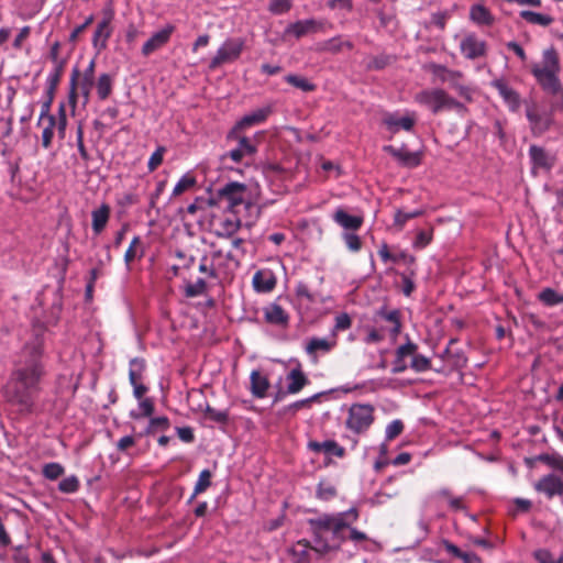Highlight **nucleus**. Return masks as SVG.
Wrapping results in <instances>:
<instances>
[{
    "mask_svg": "<svg viewBox=\"0 0 563 563\" xmlns=\"http://www.w3.org/2000/svg\"><path fill=\"white\" fill-rule=\"evenodd\" d=\"M42 358L43 338L41 333L36 332L19 353L2 388L5 401L21 413H31L34 410L35 395L40 390V382L45 375Z\"/></svg>",
    "mask_w": 563,
    "mask_h": 563,
    "instance_id": "obj_1",
    "label": "nucleus"
},
{
    "mask_svg": "<svg viewBox=\"0 0 563 563\" xmlns=\"http://www.w3.org/2000/svg\"><path fill=\"white\" fill-rule=\"evenodd\" d=\"M358 519V510L351 508L335 514H322L308 520L313 534V545L307 540H300L292 545L290 552L296 563H309L310 551L322 556L331 551L339 550L345 541L344 530Z\"/></svg>",
    "mask_w": 563,
    "mask_h": 563,
    "instance_id": "obj_2",
    "label": "nucleus"
},
{
    "mask_svg": "<svg viewBox=\"0 0 563 563\" xmlns=\"http://www.w3.org/2000/svg\"><path fill=\"white\" fill-rule=\"evenodd\" d=\"M559 71V55L553 47L545 49L542 55V62L533 65L531 68V73L539 85L550 95L559 93L562 88L558 76Z\"/></svg>",
    "mask_w": 563,
    "mask_h": 563,
    "instance_id": "obj_3",
    "label": "nucleus"
},
{
    "mask_svg": "<svg viewBox=\"0 0 563 563\" xmlns=\"http://www.w3.org/2000/svg\"><path fill=\"white\" fill-rule=\"evenodd\" d=\"M415 100L419 104L430 109L435 114L443 111L462 112L465 110L463 103L452 98L443 89L422 90L415 96Z\"/></svg>",
    "mask_w": 563,
    "mask_h": 563,
    "instance_id": "obj_4",
    "label": "nucleus"
},
{
    "mask_svg": "<svg viewBox=\"0 0 563 563\" xmlns=\"http://www.w3.org/2000/svg\"><path fill=\"white\" fill-rule=\"evenodd\" d=\"M374 422V407L369 404H354L350 407L345 426L356 434L365 432Z\"/></svg>",
    "mask_w": 563,
    "mask_h": 563,
    "instance_id": "obj_5",
    "label": "nucleus"
},
{
    "mask_svg": "<svg viewBox=\"0 0 563 563\" xmlns=\"http://www.w3.org/2000/svg\"><path fill=\"white\" fill-rule=\"evenodd\" d=\"M244 40L242 38H228L218 48L214 57L210 60L209 69L216 70L224 64H230L238 60L244 49Z\"/></svg>",
    "mask_w": 563,
    "mask_h": 563,
    "instance_id": "obj_6",
    "label": "nucleus"
},
{
    "mask_svg": "<svg viewBox=\"0 0 563 563\" xmlns=\"http://www.w3.org/2000/svg\"><path fill=\"white\" fill-rule=\"evenodd\" d=\"M269 113L271 110L268 108H262L244 115L239 122H236L228 139L231 141H249L247 136L244 134V131L264 122Z\"/></svg>",
    "mask_w": 563,
    "mask_h": 563,
    "instance_id": "obj_7",
    "label": "nucleus"
},
{
    "mask_svg": "<svg viewBox=\"0 0 563 563\" xmlns=\"http://www.w3.org/2000/svg\"><path fill=\"white\" fill-rule=\"evenodd\" d=\"M384 151L390 154L398 163L406 167L418 166L421 163L423 155L422 148L409 150L405 143L385 145Z\"/></svg>",
    "mask_w": 563,
    "mask_h": 563,
    "instance_id": "obj_8",
    "label": "nucleus"
},
{
    "mask_svg": "<svg viewBox=\"0 0 563 563\" xmlns=\"http://www.w3.org/2000/svg\"><path fill=\"white\" fill-rule=\"evenodd\" d=\"M247 188L244 184L229 183L219 189V198L228 202V208L235 212L236 208L245 203Z\"/></svg>",
    "mask_w": 563,
    "mask_h": 563,
    "instance_id": "obj_9",
    "label": "nucleus"
},
{
    "mask_svg": "<svg viewBox=\"0 0 563 563\" xmlns=\"http://www.w3.org/2000/svg\"><path fill=\"white\" fill-rule=\"evenodd\" d=\"M417 122L413 113L400 114L398 112L387 113L383 118V124L390 133L410 131Z\"/></svg>",
    "mask_w": 563,
    "mask_h": 563,
    "instance_id": "obj_10",
    "label": "nucleus"
},
{
    "mask_svg": "<svg viewBox=\"0 0 563 563\" xmlns=\"http://www.w3.org/2000/svg\"><path fill=\"white\" fill-rule=\"evenodd\" d=\"M66 125H67V118H66V109L65 104L60 103L58 107V114L57 117H48V125L43 130V141H52L54 137L53 130H57V137L63 140L66 137Z\"/></svg>",
    "mask_w": 563,
    "mask_h": 563,
    "instance_id": "obj_11",
    "label": "nucleus"
},
{
    "mask_svg": "<svg viewBox=\"0 0 563 563\" xmlns=\"http://www.w3.org/2000/svg\"><path fill=\"white\" fill-rule=\"evenodd\" d=\"M175 31L173 24H167L164 29L154 33L143 45L142 54L147 57L156 51L163 48L170 40L172 34Z\"/></svg>",
    "mask_w": 563,
    "mask_h": 563,
    "instance_id": "obj_12",
    "label": "nucleus"
},
{
    "mask_svg": "<svg viewBox=\"0 0 563 563\" xmlns=\"http://www.w3.org/2000/svg\"><path fill=\"white\" fill-rule=\"evenodd\" d=\"M533 487L549 499L554 496H563V481L554 474L544 475L533 484Z\"/></svg>",
    "mask_w": 563,
    "mask_h": 563,
    "instance_id": "obj_13",
    "label": "nucleus"
},
{
    "mask_svg": "<svg viewBox=\"0 0 563 563\" xmlns=\"http://www.w3.org/2000/svg\"><path fill=\"white\" fill-rule=\"evenodd\" d=\"M460 49L465 58L476 59L486 55V43L471 33L463 37Z\"/></svg>",
    "mask_w": 563,
    "mask_h": 563,
    "instance_id": "obj_14",
    "label": "nucleus"
},
{
    "mask_svg": "<svg viewBox=\"0 0 563 563\" xmlns=\"http://www.w3.org/2000/svg\"><path fill=\"white\" fill-rule=\"evenodd\" d=\"M113 18L112 10L104 12L103 19L98 23L93 37L92 45L98 51L101 52L107 48V42L112 34L111 21Z\"/></svg>",
    "mask_w": 563,
    "mask_h": 563,
    "instance_id": "obj_15",
    "label": "nucleus"
},
{
    "mask_svg": "<svg viewBox=\"0 0 563 563\" xmlns=\"http://www.w3.org/2000/svg\"><path fill=\"white\" fill-rule=\"evenodd\" d=\"M322 27L323 22L321 21L314 19L299 20L294 23H289L285 29L284 34L285 36L292 35L294 37L299 40L309 33H316L318 31H321Z\"/></svg>",
    "mask_w": 563,
    "mask_h": 563,
    "instance_id": "obj_16",
    "label": "nucleus"
},
{
    "mask_svg": "<svg viewBox=\"0 0 563 563\" xmlns=\"http://www.w3.org/2000/svg\"><path fill=\"white\" fill-rule=\"evenodd\" d=\"M429 70L441 82H448L452 88L459 90L460 93H462L464 87L460 82L461 78L463 77L461 71L449 69L448 67L439 64H430Z\"/></svg>",
    "mask_w": 563,
    "mask_h": 563,
    "instance_id": "obj_17",
    "label": "nucleus"
},
{
    "mask_svg": "<svg viewBox=\"0 0 563 563\" xmlns=\"http://www.w3.org/2000/svg\"><path fill=\"white\" fill-rule=\"evenodd\" d=\"M526 114L530 122L533 136H540V134L544 132L550 124L549 117L541 113L536 104H528Z\"/></svg>",
    "mask_w": 563,
    "mask_h": 563,
    "instance_id": "obj_18",
    "label": "nucleus"
},
{
    "mask_svg": "<svg viewBox=\"0 0 563 563\" xmlns=\"http://www.w3.org/2000/svg\"><path fill=\"white\" fill-rule=\"evenodd\" d=\"M212 252L221 253V263L222 266L219 268L220 275H228L235 271L240 266L241 260L239 258V254H233L231 250H227L223 245L217 246V244H212Z\"/></svg>",
    "mask_w": 563,
    "mask_h": 563,
    "instance_id": "obj_19",
    "label": "nucleus"
},
{
    "mask_svg": "<svg viewBox=\"0 0 563 563\" xmlns=\"http://www.w3.org/2000/svg\"><path fill=\"white\" fill-rule=\"evenodd\" d=\"M256 152L253 143H239L238 147L225 153L222 158H231L234 163L249 164Z\"/></svg>",
    "mask_w": 563,
    "mask_h": 563,
    "instance_id": "obj_20",
    "label": "nucleus"
},
{
    "mask_svg": "<svg viewBox=\"0 0 563 563\" xmlns=\"http://www.w3.org/2000/svg\"><path fill=\"white\" fill-rule=\"evenodd\" d=\"M264 318L266 322L279 327H286L289 321L288 313L277 303L264 308Z\"/></svg>",
    "mask_w": 563,
    "mask_h": 563,
    "instance_id": "obj_21",
    "label": "nucleus"
},
{
    "mask_svg": "<svg viewBox=\"0 0 563 563\" xmlns=\"http://www.w3.org/2000/svg\"><path fill=\"white\" fill-rule=\"evenodd\" d=\"M333 220L345 230L356 231L363 224V218L349 214L344 209L339 208L333 213Z\"/></svg>",
    "mask_w": 563,
    "mask_h": 563,
    "instance_id": "obj_22",
    "label": "nucleus"
},
{
    "mask_svg": "<svg viewBox=\"0 0 563 563\" xmlns=\"http://www.w3.org/2000/svg\"><path fill=\"white\" fill-rule=\"evenodd\" d=\"M493 87L499 92V95L512 110L519 107V95L512 88H510L506 81L503 79L494 80Z\"/></svg>",
    "mask_w": 563,
    "mask_h": 563,
    "instance_id": "obj_23",
    "label": "nucleus"
},
{
    "mask_svg": "<svg viewBox=\"0 0 563 563\" xmlns=\"http://www.w3.org/2000/svg\"><path fill=\"white\" fill-rule=\"evenodd\" d=\"M76 78V91L82 98V106L85 107L89 102L90 91L93 86V79L85 78L80 76L78 68H74L70 78Z\"/></svg>",
    "mask_w": 563,
    "mask_h": 563,
    "instance_id": "obj_24",
    "label": "nucleus"
},
{
    "mask_svg": "<svg viewBox=\"0 0 563 563\" xmlns=\"http://www.w3.org/2000/svg\"><path fill=\"white\" fill-rule=\"evenodd\" d=\"M275 285L276 280L271 272L258 271L253 276V287L256 291H272Z\"/></svg>",
    "mask_w": 563,
    "mask_h": 563,
    "instance_id": "obj_25",
    "label": "nucleus"
},
{
    "mask_svg": "<svg viewBox=\"0 0 563 563\" xmlns=\"http://www.w3.org/2000/svg\"><path fill=\"white\" fill-rule=\"evenodd\" d=\"M470 19L477 25L490 26L495 22L490 11L482 4H474L471 7Z\"/></svg>",
    "mask_w": 563,
    "mask_h": 563,
    "instance_id": "obj_26",
    "label": "nucleus"
},
{
    "mask_svg": "<svg viewBox=\"0 0 563 563\" xmlns=\"http://www.w3.org/2000/svg\"><path fill=\"white\" fill-rule=\"evenodd\" d=\"M251 393L256 398H264L269 387V382L260 371L251 373Z\"/></svg>",
    "mask_w": 563,
    "mask_h": 563,
    "instance_id": "obj_27",
    "label": "nucleus"
},
{
    "mask_svg": "<svg viewBox=\"0 0 563 563\" xmlns=\"http://www.w3.org/2000/svg\"><path fill=\"white\" fill-rule=\"evenodd\" d=\"M221 257L220 252H211L210 263L207 257H203L199 265L200 273L207 274L211 278H218L220 276L219 268L222 266Z\"/></svg>",
    "mask_w": 563,
    "mask_h": 563,
    "instance_id": "obj_28",
    "label": "nucleus"
},
{
    "mask_svg": "<svg viewBox=\"0 0 563 563\" xmlns=\"http://www.w3.org/2000/svg\"><path fill=\"white\" fill-rule=\"evenodd\" d=\"M110 217V207L106 203L92 210V230L96 234H100L106 228Z\"/></svg>",
    "mask_w": 563,
    "mask_h": 563,
    "instance_id": "obj_29",
    "label": "nucleus"
},
{
    "mask_svg": "<svg viewBox=\"0 0 563 563\" xmlns=\"http://www.w3.org/2000/svg\"><path fill=\"white\" fill-rule=\"evenodd\" d=\"M114 77L110 74H101L96 81V92L101 101L107 100L113 90Z\"/></svg>",
    "mask_w": 563,
    "mask_h": 563,
    "instance_id": "obj_30",
    "label": "nucleus"
},
{
    "mask_svg": "<svg viewBox=\"0 0 563 563\" xmlns=\"http://www.w3.org/2000/svg\"><path fill=\"white\" fill-rule=\"evenodd\" d=\"M287 379L289 380L287 386L288 394L299 393L309 382L300 368L291 369L287 375Z\"/></svg>",
    "mask_w": 563,
    "mask_h": 563,
    "instance_id": "obj_31",
    "label": "nucleus"
},
{
    "mask_svg": "<svg viewBox=\"0 0 563 563\" xmlns=\"http://www.w3.org/2000/svg\"><path fill=\"white\" fill-rule=\"evenodd\" d=\"M309 448L314 452H324L336 456H342L344 453L343 448H341L335 441L331 440L324 442H310Z\"/></svg>",
    "mask_w": 563,
    "mask_h": 563,
    "instance_id": "obj_32",
    "label": "nucleus"
},
{
    "mask_svg": "<svg viewBox=\"0 0 563 563\" xmlns=\"http://www.w3.org/2000/svg\"><path fill=\"white\" fill-rule=\"evenodd\" d=\"M520 18L531 24H537L541 26H549L553 23L554 19L551 15L542 14L529 10H522L520 12Z\"/></svg>",
    "mask_w": 563,
    "mask_h": 563,
    "instance_id": "obj_33",
    "label": "nucleus"
},
{
    "mask_svg": "<svg viewBox=\"0 0 563 563\" xmlns=\"http://www.w3.org/2000/svg\"><path fill=\"white\" fill-rule=\"evenodd\" d=\"M530 156L532 162L538 167H551L553 163V158L543 150V147L538 145H532L530 147Z\"/></svg>",
    "mask_w": 563,
    "mask_h": 563,
    "instance_id": "obj_34",
    "label": "nucleus"
},
{
    "mask_svg": "<svg viewBox=\"0 0 563 563\" xmlns=\"http://www.w3.org/2000/svg\"><path fill=\"white\" fill-rule=\"evenodd\" d=\"M285 81L302 91L311 92L316 90V85L310 82L307 78L294 74L285 76Z\"/></svg>",
    "mask_w": 563,
    "mask_h": 563,
    "instance_id": "obj_35",
    "label": "nucleus"
},
{
    "mask_svg": "<svg viewBox=\"0 0 563 563\" xmlns=\"http://www.w3.org/2000/svg\"><path fill=\"white\" fill-rule=\"evenodd\" d=\"M378 316L382 317L384 320L391 323V328L389 329L393 336H396L400 333L401 330V323L399 320V311L398 310H380L378 312Z\"/></svg>",
    "mask_w": 563,
    "mask_h": 563,
    "instance_id": "obj_36",
    "label": "nucleus"
},
{
    "mask_svg": "<svg viewBox=\"0 0 563 563\" xmlns=\"http://www.w3.org/2000/svg\"><path fill=\"white\" fill-rule=\"evenodd\" d=\"M196 184H197V180H196L195 176H192L189 173L185 174L179 179V181L175 185V187L173 189V196L178 197V196L183 195L184 192L191 190L196 186Z\"/></svg>",
    "mask_w": 563,
    "mask_h": 563,
    "instance_id": "obj_37",
    "label": "nucleus"
},
{
    "mask_svg": "<svg viewBox=\"0 0 563 563\" xmlns=\"http://www.w3.org/2000/svg\"><path fill=\"white\" fill-rule=\"evenodd\" d=\"M143 255L142 250V241L140 236H134L133 240L130 243L129 249L126 250L124 254V261L129 265L131 262H133L135 258H139Z\"/></svg>",
    "mask_w": 563,
    "mask_h": 563,
    "instance_id": "obj_38",
    "label": "nucleus"
},
{
    "mask_svg": "<svg viewBox=\"0 0 563 563\" xmlns=\"http://www.w3.org/2000/svg\"><path fill=\"white\" fill-rule=\"evenodd\" d=\"M539 299L547 306H556L563 303V294L545 288L539 294Z\"/></svg>",
    "mask_w": 563,
    "mask_h": 563,
    "instance_id": "obj_39",
    "label": "nucleus"
},
{
    "mask_svg": "<svg viewBox=\"0 0 563 563\" xmlns=\"http://www.w3.org/2000/svg\"><path fill=\"white\" fill-rule=\"evenodd\" d=\"M334 345V342H330L327 339L312 338L307 344V352L312 354L318 351L329 352Z\"/></svg>",
    "mask_w": 563,
    "mask_h": 563,
    "instance_id": "obj_40",
    "label": "nucleus"
},
{
    "mask_svg": "<svg viewBox=\"0 0 563 563\" xmlns=\"http://www.w3.org/2000/svg\"><path fill=\"white\" fill-rule=\"evenodd\" d=\"M169 428V420L167 417H157L152 418L147 428L145 429V434H153L157 431H166Z\"/></svg>",
    "mask_w": 563,
    "mask_h": 563,
    "instance_id": "obj_41",
    "label": "nucleus"
},
{
    "mask_svg": "<svg viewBox=\"0 0 563 563\" xmlns=\"http://www.w3.org/2000/svg\"><path fill=\"white\" fill-rule=\"evenodd\" d=\"M320 51L338 54L342 52V36L338 35L329 38L320 44Z\"/></svg>",
    "mask_w": 563,
    "mask_h": 563,
    "instance_id": "obj_42",
    "label": "nucleus"
},
{
    "mask_svg": "<svg viewBox=\"0 0 563 563\" xmlns=\"http://www.w3.org/2000/svg\"><path fill=\"white\" fill-rule=\"evenodd\" d=\"M540 461L545 463L551 468L563 474V456L560 454H543Z\"/></svg>",
    "mask_w": 563,
    "mask_h": 563,
    "instance_id": "obj_43",
    "label": "nucleus"
},
{
    "mask_svg": "<svg viewBox=\"0 0 563 563\" xmlns=\"http://www.w3.org/2000/svg\"><path fill=\"white\" fill-rule=\"evenodd\" d=\"M410 367L417 373L426 372L431 368V362L428 357L416 352L411 358Z\"/></svg>",
    "mask_w": 563,
    "mask_h": 563,
    "instance_id": "obj_44",
    "label": "nucleus"
},
{
    "mask_svg": "<svg viewBox=\"0 0 563 563\" xmlns=\"http://www.w3.org/2000/svg\"><path fill=\"white\" fill-rule=\"evenodd\" d=\"M391 63V57L385 54L374 56L367 63V69L369 70H380L387 67Z\"/></svg>",
    "mask_w": 563,
    "mask_h": 563,
    "instance_id": "obj_45",
    "label": "nucleus"
},
{
    "mask_svg": "<svg viewBox=\"0 0 563 563\" xmlns=\"http://www.w3.org/2000/svg\"><path fill=\"white\" fill-rule=\"evenodd\" d=\"M144 363L137 358H134L130 363L129 379L131 385L139 384L137 380L141 378Z\"/></svg>",
    "mask_w": 563,
    "mask_h": 563,
    "instance_id": "obj_46",
    "label": "nucleus"
},
{
    "mask_svg": "<svg viewBox=\"0 0 563 563\" xmlns=\"http://www.w3.org/2000/svg\"><path fill=\"white\" fill-rule=\"evenodd\" d=\"M58 488L62 493L73 494L79 488V481L75 475L68 476L60 481Z\"/></svg>",
    "mask_w": 563,
    "mask_h": 563,
    "instance_id": "obj_47",
    "label": "nucleus"
},
{
    "mask_svg": "<svg viewBox=\"0 0 563 563\" xmlns=\"http://www.w3.org/2000/svg\"><path fill=\"white\" fill-rule=\"evenodd\" d=\"M291 0H271L268 10L273 14H284L291 9Z\"/></svg>",
    "mask_w": 563,
    "mask_h": 563,
    "instance_id": "obj_48",
    "label": "nucleus"
},
{
    "mask_svg": "<svg viewBox=\"0 0 563 563\" xmlns=\"http://www.w3.org/2000/svg\"><path fill=\"white\" fill-rule=\"evenodd\" d=\"M211 485V473L209 470H203L199 474V478L195 485V495L203 493Z\"/></svg>",
    "mask_w": 563,
    "mask_h": 563,
    "instance_id": "obj_49",
    "label": "nucleus"
},
{
    "mask_svg": "<svg viewBox=\"0 0 563 563\" xmlns=\"http://www.w3.org/2000/svg\"><path fill=\"white\" fill-rule=\"evenodd\" d=\"M224 240L230 243V249L233 254H239V258L242 260L246 253L244 249V240L241 238H234L232 235L224 236Z\"/></svg>",
    "mask_w": 563,
    "mask_h": 563,
    "instance_id": "obj_50",
    "label": "nucleus"
},
{
    "mask_svg": "<svg viewBox=\"0 0 563 563\" xmlns=\"http://www.w3.org/2000/svg\"><path fill=\"white\" fill-rule=\"evenodd\" d=\"M64 474V467L59 463H48L43 467V475L51 481L57 479Z\"/></svg>",
    "mask_w": 563,
    "mask_h": 563,
    "instance_id": "obj_51",
    "label": "nucleus"
},
{
    "mask_svg": "<svg viewBox=\"0 0 563 563\" xmlns=\"http://www.w3.org/2000/svg\"><path fill=\"white\" fill-rule=\"evenodd\" d=\"M533 556L539 563H563V555L555 559L552 553L545 549L534 551Z\"/></svg>",
    "mask_w": 563,
    "mask_h": 563,
    "instance_id": "obj_52",
    "label": "nucleus"
},
{
    "mask_svg": "<svg viewBox=\"0 0 563 563\" xmlns=\"http://www.w3.org/2000/svg\"><path fill=\"white\" fill-rule=\"evenodd\" d=\"M141 413L131 412V417L139 419L141 417H151L154 412V402L150 398L142 399L139 405Z\"/></svg>",
    "mask_w": 563,
    "mask_h": 563,
    "instance_id": "obj_53",
    "label": "nucleus"
},
{
    "mask_svg": "<svg viewBox=\"0 0 563 563\" xmlns=\"http://www.w3.org/2000/svg\"><path fill=\"white\" fill-rule=\"evenodd\" d=\"M206 287H207L206 282L203 279L199 278L196 283L188 284L186 286L185 291L188 297H196V296L203 294L206 290Z\"/></svg>",
    "mask_w": 563,
    "mask_h": 563,
    "instance_id": "obj_54",
    "label": "nucleus"
},
{
    "mask_svg": "<svg viewBox=\"0 0 563 563\" xmlns=\"http://www.w3.org/2000/svg\"><path fill=\"white\" fill-rule=\"evenodd\" d=\"M417 350H418V345L411 341H408L406 344L400 345L396 350V356H398L400 358H406V357L412 358V356L415 355Z\"/></svg>",
    "mask_w": 563,
    "mask_h": 563,
    "instance_id": "obj_55",
    "label": "nucleus"
},
{
    "mask_svg": "<svg viewBox=\"0 0 563 563\" xmlns=\"http://www.w3.org/2000/svg\"><path fill=\"white\" fill-rule=\"evenodd\" d=\"M343 240L347 249L352 252H358L362 247V241L360 236L354 233H344Z\"/></svg>",
    "mask_w": 563,
    "mask_h": 563,
    "instance_id": "obj_56",
    "label": "nucleus"
},
{
    "mask_svg": "<svg viewBox=\"0 0 563 563\" xmlns=\"http://www.w3.org/2000/svg\"><path fill=\"white\" fill-rule=\"evenodd\" d=\"M66 62H57L54 67V70L47 77V84L58 86L64 73Z\"/></svg>",
    "mask_w": 563,
    "mask_h": 563,
    "instance_id": "obj_57",
    "label": "nucleus"
},
{
    "mask_svg": "<svg viewBox=\"0 0 563 563\" xmlns=\"http://www.w3.org/2000/svg\"><path fill=\"white\" fill-rule=\"evenodd\" d=\"M336 494L335 488L330 484L320 483L317 489L318 498L329 500Z\"/></svg>",
    "mask_w": 563,
    "mask_h": 563,
    "instance_id": "obj_58",
    "label": "nucleus"
},
{
    "mask_svg": "<svg viewBox=\"0 0 563 563\" xmlns=\"http://www.w3.org/2000/svg\"><path fill=\"white\" fill-rule=\"evenodd\" d=\"M164 153H165V147L163 146H159L156 148V151L151 155L150 159H148V169L151 172L155 170L163 162V157H164Z\"/></svg>",
    "mask_w": 563,
    "mask_h": 563,
    "instance_id": "obj_59",
    "label": "nucleus"
},
{
    "mask_svg": "<svg viewBox=\"0 0 563 563\" xmlns=\"http://www.w3.org/2000/svg\"><path fill=\"white\" fill-rule=\"evenodd\" d=\"M404 430V424L400 420L391 421L386 428V439L393 440L398 437Z\"/></svg>",
    "mask_w": 563,
    "mask_h": 563,
    "instance_id": "obj_60",
    "label": "nucleus"
},
{
    "mask_svg": "<svg viewBox=\"0 0 563 563\" xmlns=\"http://www.w3.org/2000/svg\"><path fill=\"white\" fill-rule=\"evenodd\" d=\"M421 214L422 211L420 210H416L413 212H404L401 210H398L395 214V224L401 228L409 219L419 217Z\"/></svg>",
    "mask_w": 563,
    "mask_h": 563,
    "instance_id": "obj_61",
    "label": "nucleus"
},
{
    "mask_svg": "<svg viewBox=\"0 0 563 563\" xmlns=\"http://www.w3.org/2000/svg\"><path fill=\"white\" fill-rule=\"evenodd\" d=\"M352 324V320L347 313H340L335 318L334 331L347 330Z\"/></svg>",
    "mask_w": 563,
    "mask_h": 563,
    "instance_id": "obj_62",
    "label": "nucleus"
},
{
    "mask_svg": "<svg viewBox=\"0 0 563 563\" xmlns=\"http://www.w3.org/2000/svg\"><path fill=\"white\" fill-rule=\"evenodd\" d=\"M327 5L332 9H342L346 12H351L353 10V1L352 0H329Z\"/></svg>",
    "mask_w": 563,
    "mask_h": 563,
    "instance_id": "obj_63",
    "label": "nucleus"
},
{
    "mask_svg": "<svg viewBox=\"0 0 563 563\" xmlns=\"http://www.w3.org/2000/svg\"><path fill=\"white\" fill-rule=\"evenodd\" d=\"M345 540L349 538L354 542L365 541L367 539L366 534L362 531H358L352 528V525L344 530Z\"/></svg>",
    "mask_w": 563,
    "mask_h": 563,
    "instance_id": "obj_64",
    "label": "nucleus"
}]
</instances>
